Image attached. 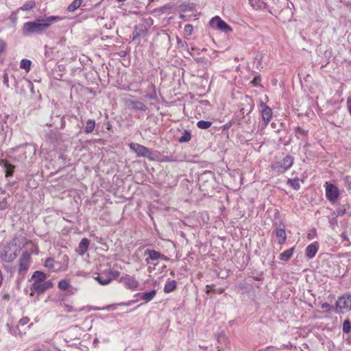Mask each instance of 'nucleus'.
I'll list each match as a JSON object with an SVG mask.
<instances>
[{
	"label": "nucleus",
	"instance_id": "nucleus-1",
	"mask_svg": "<svg viewBox=\"0 0 351 351\" xmlns=\"http://www.w3.org/2000/svg\"><path fill=\"white\" fill-rule=\"evenodd\" d=\"M60 20L61 18L59 16H51L45 19L38 18L34 21L26 22L22 27V33L24 36H29L33 34H42L53 22Z\"/></svg>",
	"mask_w": 351,
	"mask_h": 351
},
{
	"label": "nucleus",
	"instance_id": "nucleus-2",
	"mask_svg": "<svg viewBox=\"0 0 351 351\" xmlns=\"http://www.w3.org/2000/svg\"><path fill=\"white\" fill-rule=\"evenodd\" d=\"M120 272L115 270H105L100 273L95 279L101 285H107L111 282L113 279L117 278Z\"/></svg>",
	"mask_w": 351,
	"mask_h": 351
},
{
	"label": "nucleus",
	"instance_id": "nucleus-3",
	"mask_svg": "<svg viewBox=\"0 0 351 351\" xmlns=\"http://www.w3.org/2000/svg\"><path fill=\"white\" fill-rule=\"evenodd\" d=\"M351 309V295L339 297L335 304V313H343Z\"/></svg>",
	"mask_w": 351,
	"mask_h": 351
},
{
	"label": "nucleus",
	"instance_id": "nucleus-4",
	"mask_svg": "<svg viewBox=\"0 0 351 351\" xmlns=\"http://www.w3.org/2000/svg\"><path fill=\"white\" fill-rule=\"evenodd\" d=\"M294 159L290 156H286L281 162H278L272 165V169L278 173H283L291 168L293 164Z\"/></svg>",
	"mask_w": 351,
	"mask_h": 351
},
{
	"label": "nucleus",
	"instance_id": "nucleus-5",
	"mask_svg": "<svg viewBox=\"0 0 351 351\" xmlns=\"http://www.w3.org/2000/svg\"><path fill=\"white\" fill-rule=\"evenodd\" d=\"M209 23L213 28L225 33H230L233 31L232 28L218 16L213 17Z\"/></svg>",
	"mask_w": 351,
	"mask_h": 351
},
{
	"label": "nucleus",
	"instance_id": "nucleus-6",
	"mask_svg": "<svg viewBox=\"0 0 351 351\" xmlns=\"http://www.w3.org/2000/svg\"><path fill=\"white\" fill-rule=\"evenodd\" d=\"M30 254L28 252H24L19 258V274L23 277L27 273L30 265Z\"/></svg>",
	"mask_w": 351,
	"mask_h": 351
},
{
	"label": "nucleus",
	"instance_id": "nucleus-7",
	"mask_svg": "<svg viewBox=\"0 0 351 351\" xmlns=\"http://www.w3.org/2000/svg\"><path fill=\"white\" fill-rule=\"evenodd\" d=\"M52 287L53 283L51 280L45 281L44 282H33L30 288L33 292H32L30 295L32 296L34 292L39 295L42 294Z\"/></svg>",
	"mask_w": 351,
	"mask_h": 351
},
{
	"label": "nucleus",
	"instance_id": "nucleus-8",
	"mask_svg": "<svg viewBox=\"0 0 351 351\" xmlns=\"http://www.w3.org/2000/svg\"><path fill=\"white\" fill-rule=\"evenodd\" d=\"M129 146L130 148L136 153L138 157L149 158L151 156V150L143 145L136 143H131Z\"/></svg>",
	"mask_w": 351,
	"mask_h": 351
},
{
	"label": "nucleus",
	"instance_id": "nucleus-9",
	"mask_svg": "<svg viewBox=\"0 0 351 351\" xmlns=\"http://www.w3.org/2000/svg\"><path fill=\"white\" fill-rule=\"evenodd\" d=\"M119 282L123 284L127 289L131 290L136 289L139 286V282L136 280V278L128 274H124L122 276L119 280Z\"/></svg>",
	"mask_w": 351,
	"mask_h": 351
},
{
	"label": "nucleus",
	"instance_id": "nucleus-10",
	"mask_svg": "<svg viewBox=\"0 0 351 351\" xmlns=\"http://www.w3.org/2000/svg\"><path fill=\"white\" fill-rule=\"evenodd\" d=\"M326 196L330 202L336 201L339 196V189L335 184L326 182Z\"/></svg>",
	"mask_w": 351,
	"mask_h": 351
},
{
	"label": "nucleus",
	"instance_id": "nucleus-11",
	"mask_svg": "<svg viewBox=\"0 0 351 351\" xmlns=\"http://www.w3.org/2000/svg\"><path fill=\"white\" fill-rule=\"evenodd\" d=\"M278 240V243L280 245L283 244L287 240V235L284 226L282 224H275V229L274 231Z\"/></svg>",
	"mask_w": 351,
	"mask_h": 351
},
{
	"label": "nucleus",
	"instance_id": "nucleus-12",
	"mask_svg": "<svg viewBox=\"0 0 351 351\" xmlns=\"http://www.w3.org/2000/svg\"><path fill=\"white\" fill-rule=\"evenodd\" d=\"M261 108V114L265 125H267L272 117V110L265 103L261 102L260 104Z\"/></svg>",
	"mask_w": 351,
	"mask_h": 351
},
{
	"label": "nucleus",
	"instance_id": "nucleus-13",
	"mask_svg": "<svg viewBox=\"0 0 351 351\" xmlns=\"http://www.w3.org/2000/svg\"><path fill=\"white\" fill-rule=\"evenodd\" d=\"M126 105L128 108L135 110H140V111H146L147 108V106L141 101H132V100H128L126 101Z\"/></svg>",
	"mask_w": 351,
	"mask_h": 351
},
{
	"label": "nucleus",
	"instance_id": "nucleus-14",
	"mask_svg": "<svg viewBox=\"0 0 351 351\" xmlns=\"http://www.w3.org/2000/svg\"><path fill=\"white\" fill-rule=\"evenodd\" d=\"M319 249V243L315 241L308 245L305 250V255L307 258L311 259L315 257Z\"/></svg>",
	"mask_w": 351,
	"mask_h": 351
},
{
	"label": "nucleus",
	"instance_id": "nucleus-15",
	"mask_svg": "<svg viewBox=\"0 0 351 351\" xmlns=\"http://www.w3.org/2000/svg\"><path fill=\"white\" fill-rule=\"evenodd\" d=\"M9 247H6L3 252L1 253L0 258L3 262L10 263L13 261L17 256L16 252H10L9 253Z\"/></svg>",
	"mask_w": 351,
	"mask_h": 351
},
{
	"label": "nucleus",
	"instance_id": "nucleus-16",
	"mask_svg": "<svg viewBox=\"0 0 351 351\" xmlns=\"http://www.w3.org/2000/svg\"><path fill=\"white\" fill-rule=\"evenodd\" d=\"M0 165L3 166L5 169V177H11L13 176L15 166L10 164L7 160L1 159L0 160Z\"/></svg>",
	"mask_w": 351,
	"mask_h": 351
},
{
	"label": "nucleus",
	"instance_id": "nucleus-17",
	"mask_svg": "<svg viewBox=\"0 0 351 351\" xmlns=\"http://www.w3.org/2000/svg\"><path fill=\"white\" fill-rule=\"evenodd\" d=\"M145 256L147 255L148 257L145 259L147 263H149V260L156 261L158 260L162 254H161L159 252H157L154 250L147 249L144 252Z\"/></svg>",
	"mask_w": 351,
	"mask_h": 351
},
{
	"label": "nucleus",
	"instance_id": "nucleus-18",
	"mask_svg": "<svg viewBox=\"0 0 351 351\" xmlns=\"http://www.w3.org/2000/svg\"><path fill=\"white\" fill-rule=\"evenodd\" d=\"M330 227L336 232H340L346 228L344 221H330Z\"/></svg>",
	"mask_w": 351,
	"mask_h": 351
},
{
	"label": "nucleus",
	"instance_id": "nucleus-19",
	"mask_svg": "<svg viewBox=\"0 0 351 351\" xmlns=\"http://www.w3.org/2000/svg\"><path fill=\"white\" fill-rule=\"evenodd\" d=\"M89 244L90 241L88 239H82L79 244L78 253L80 254H84L87 251Z\"/></svg>",
	"mask_w": 351,
	"mask_h": 351
},
{
	"label": "nucleus",
	"instance_id": "nucleus-20",
	"mask_svg": "<svg viewBox=\"0 0 351 351\" xmlns=\"http://www.w3.org/2000/svg\"><path fill=\"white\" fill-rule=\"evenodd\" d=\"M250 4L255 10H264L266 8V3L263 0H249Z\"/></svg>",
	"mask_w": 351,
	"mask_h": 351
},
{
	"label": "nucleus",
	"instance_id": "nucleus-21",
	"mask_svg": "<svg viewBox=\"0 0 351 351\" xmlns=\"http://www.w3.org/2000/svg\"><path fill=\"white\" fill-rule=\"evenodd\" d=\"M32 278L34 279V282H45V280L47 278V276L43 271H36L32 276Z\"/></svg>",
	"mask_w": 351,
	"mask_h": 351
},
{
	"label": "nucleus",
	"instance_id": "nucleus-22",
	"mask_svg": "<svg viewBox=\"0 0 351 351\" xmlns=\"http://www.w3.org/2000/svg\"><path fill=\"white\" fill-rule=\"evenodd\" d=\"M294 248L291 247L280 254V259L283 261H287L293 255Z\"/></svg>",
	"mask_w": 351,
	"mask_h": 351
},
{
	"label": "nucleus",
	"instance_id": "nucleus-23",
	"mask_svg": "<svg viewBox=\"0 0 351 351\" xmlns=\"http://www.w3.org/2000/svg\"><path fill=\"white\" fill-rule=\"evenodd\" d=\"M156 291L152 290L149 292L143 293H141V298L145 300L146 302L151 301L156 295Z\"/></svg>",
	"mask_w": 351,
	"mask_h": 351
},
{
	"label": "nucleus",
	"instance_id": "nucleus-24",
	"mask_svg": "<svg viewBox=\"0 0 351 351\" xmlns=\"http://www.w3.org/2000/svg\"><path fill=\"white\" fill-rule=\"evenodd\" d=\"M176 288V282L173 280H168L165 285L164 291L165 293H170Z\"/></svg>",
	"mask_w": 351,
	"mask_h": 351
},
{
	"label": "nucleus",
	"instance_id": "nucleus-25",
	"mask_svg": "<svg viewBox=\"0 0 351 351\" xmlns=\"http://www.w3.org/2000/svg\"><path fill=\"white\" fill-rule=\"evenodd\" d=\"M95 128V121L93 119H88L86 121L84 128V132L86 134L91 133Z\"/></svg>",
	"mask_w": 351,
	"mask_h": 351
},
{
	"label": "nucleus",
	"instance_id": "nucleus-26",
	"mask_svg": "<svg viewBox=\"0 0 351 351\" xmlns=\"http://www.w3.org/2000/svg\"><path fill=\"white\" fill-rule=\"evenodd\" d=\"M36 6V2L34 0H29L25 3L19 10L23 11H28L33 9Z\"/></svg>",
	"mask_w": 351,
	"mask_h": 351
},
{
	"label": "nucleus",
	"instance_id": "nucleus-27",
	"mask_svg": "<svg viewBox=\"0 0 351 351\" xmlns=\"http://www.w3.org/2000/svg\"><path fill=\"white\" fill-rule=\"evenodd\" d=\"M212 124L213 123L211 121L200 120L197 123V127L201 130H206L208 129Z\"/></svg>",
	"mask_w": 351,
	"mask_h": 351
},
{
	"label": "nucleus",
	"instance_id": "nucleus-28",
	"mask_svg": "<svg viewBox=\"0 0 351 351\" xmlns=\"http://www.w3.org/2000/svg\"><path fill=\"white\" fill-rule=\"evenodd\" d=\"M82 0H74L67 8L69 12H73L81 6Z\"/></svg>",
	"mask_w": 351,
	"mask_h": 351
},
{
	"label": "nucleus",
	"instance_id": "nucleus-29",
	"mask_svg": "<svg viewBox=\"0 0 351 351\" xmlns=\"http://www.w3.org/2000/svg\"><path fill=\"white\" fill-rule=\"evenodd\" d=\"M287 184L295 190H298L300 188V184L298 178L289 179Z\"/></svg>",
	"mask_w": 351,
	"mask_h": 351
},
{
	"label": "nucleus",
	"instance_id": "nucleus-30",
	"mask_svg": "<svg viewBox=\"0 0 351 351\" xmlns=\"http://www.w3.org/2000/svg\"><path fill=\"white\" fill-rule=\"evenodd\" d=\"M20 67L29 71L31 67V61L27 59H23L21 61Z\"/></svg>",
	"mask_w": 351,
	"mask_h": 351
},
{
	"label": "nucleus",
	"instance_id": "nucleus-31",
	"mask_svg": "<svg viewBox=\"0 0 351 351\" xmlns=\"http://www.w3.org/2000/svg\"><path fill=\"white\" fill-rule=\"evenodd\" d=\"M184 32L186 37H190L193 32V26L191 24L186 25L184 29Z\"/></svg>",
	"mask_w": 351,
	"mask_h": 351
},
{
	"label": "nucleus",
	"instance_id": "nucleus-32",
	"mask_svg": "<svg viewBox=\"0 0 351 351\" xmlns=\"http://www.w3.org/2000/svg\"><path fill=\"white\" fill-rule=\"evenodd\" d=\"M69 286H70L69 282V280H67L66 279L61 280L58 283V287L61 290L65 291L69 289Z\"/></svg>",
	"mask_w": 351,
	"mask_h": 351
},
{
	"label": "nucleus",
	"instance_id": "nucleus-33",
	"mask_svg": "<svg viewBox=\"0 0 351 351\" xmlns=\"http://www.w3.org/2000/svg\"><path fill=\"white\" fill-rule=\"evenodd\" d=\"M350 331H351V322L348 319H346L343 322V332L344 333L348 334Z\"/></svg>",
	"mask_w": 351,
	"mask_h": 351
},
{
	"label": "nucleus",
	"instance_id": "nucleus-34",
	"mask_svg": "<svg viewBox=\"0 0 351 351\" xmlns=\"http://www.w3.org/2000/svg\"><path fill=\"white\" fill-rule=\"evenodd\" d=\"M191 139V133L189 132H188V131H185L184 134L181 137H180L179 142H180V143L188 142Z\"/></svg>",
	"mask_w": 351,
	"mask_h": 351
},
{
	"label": "nucleus",
	"instance_id": "nucleus-35",
	"mask_svg": "<svg viewBox=\"0 0 351 351\" xmlns=\"http://www.w3.org/2000/svg\"><path fill=\"white\" fill-rule=\"evenodd\" d=\"M321 307L322 309H325L328 313H332L333 311L335 312V306H333L327 302L322 304Z\"/></svg>",
	"mask_w": 351,
	"mask_h": 351
},
{
	"label": "nucleus",
	"instance_id": "nucleus-36",
	"mask_svg": "<svg viewBox=\"0 0 351 351\" xmlns=\"http://www.w3.org/2000/svg\"><path fill=\"white\" fill-rule=\"evenodd\" d=\"M54 260L52 258H47L45 262V266L50 269L54 268Z\"/></svg>",
	"mask_w": 351,
	"mask_h": 351
},
{
	"label": "nucleus",
	"instance_id": "nucleus-37",
	"mask_svg": "<svg viewBox=\"0 0 351 351\" xmlns=\"http://www.w3.org/2000/svg\"><path fill=\"white\" fill-rule=\"evenodd\" d=\"M7 49V43L3 40L0 38V56L4 53Z\"/></svg>",
	"mask_w": 351,
	"mask_h": 351
},
{
	"label": "nucleus",
	"instance_id": "nucleus-38",
	"mask_svg": "<svg viewBox=\"0 0 351 351\" xmlns=\"http://www.w3.org/2000/svg\"><path fill=\"white\" fill-rule=\"evenodd\" d=\"M317 236V231L315 228H312L309 230L307 234V239L308 240H312Z\"/></svg>",
	"mask_w": 351,
	"mask_h": 351
},
{
	"label": "nucleus",
	"instance_id": "nucleus-39",
	"mask_svg": "<svg viewBox=\"0 0 351 351\" xmlns=\"http://www.w3.org/2000/svg\"><path fill=\"white\" fill-rule=\"evenodd\" d=\"M261 81V75L256 76L251 82V83L254 86H257Z\"/></svg>",
	"mask_w": 351,
	"mask_h": 351
},
{
	"label": "nucleus",
	"instance_id": "nucleus-40",
	"mask_svg": "<svg viewBox=\"0 0 351 351\" xmlns=\"http://www.w3.org/2000/svg\"><path fill=\"white\" fill-rule=\"evenodd\" d=\"M217 339L219 343H224L226 341V337L224 334L220 333L217 335Z\"/></svg>",
	"mask_w": 351,
	"mask_h": 351
},
{
	"label": "nucleus",
	"instance_id": "nucleus-41",
	"mask_svg": "<svg viewBox=\"0 0 351 351\" xmlns=\"http://www.w3.org/2000/svg\"><path fill=\"white\" fill-rule=\"evenodd\" d=\"M29 322V319L27 317H22V318L19 320V325L25 326V325H26Z\"/></svg>",
	"mask_w": 351,
	"mask_h": 351
},
{
	"label": "nucleus",
	"instance_id": "nucleus-42",
	"mask_svg": "<svg viewBox=\"0 0 351 351\" xmlns=\"http://www.w3.org/2000/svg\"><path fill=\"white\" fill-rule=\"evenodd\" d=\"M64 311L67 312V313L72 312V311H73V308L71 305L64 304Z\"/></svg>",
	"mask_w": 351,
	"mask_h": 351
},
{
	"label": "nucleus",
	"instance_id": "nucleus-43",
	"mask_svg": "<svg viewBox=\"0 0 351 351\" xmlns=\"http://www.w3.org/2000/svg\"><path fill=\"white\" fill-rule=\"evenodd\" d=\"M348 208V207L344 205L341 208H339L338 213H346Z\"/></svg>",
	"mask_w": 351,
	"mask_h": 351
},
{
	"label": "nucleus",
	"instance_id": "nucleus-44",
	"mask_svg": "<svg viewBox=\"0 0 351 351\" xmlns=\"http://www.w3.org/2000/svg\"><path fill=\"white\" fill-rule=\"evenodd\" d=\"M8 206V203L5 199L3 200L1 202H0V209L3 210L5 209Z\"/></svg>",
	"mask_w": 351,
	"mask_h": 351
},
{
	"label": "nucleus",
	"instance_id": "nucleus-45",
	"mask_svg": "<svg viewBox=\"0 0 351 351\" xmlns=\"http://www.w3.org/2000/svg\"><path fill=\"white\" fill-rule=\"evenodd\" d=\"M341 237L343 239V241H348V236L344 230L341 232Z\"/></svg>",
	"mask_w": 351,
	"mask_h": 351
},
{
	"label": "nucleus",
	"instance_id": "nucleus-46",
	"mask_svg": "<svg viewBox=\"0 0 351 351\" xmlns=\"http://www.w3.org/2000/svg\"><path fill=\"white\" fill-rule=\"evenodd\" d=\"M295 131L300 134H305V132L303 129H302L300 127H298L296 129H295Z\"/></svg>",
	"mask_w": 351,
	"mask_h": 351
},
{
	"label": "nucleus",
	"instance_id": "nucleus-47",
	"mask_svg": "<svg viewBox=\"0 0 351 351\" xmlns=\"http://www.w3.org/2000/svg\"><path fill=\"white\" fill-rule=\"evenodd\" d=\"M213 289L212 287V286H210V285H206V292L208 293L210 291H213Z\"/></svg>",
	"mask_w": 351,
	"mask_h": 351
},
{
	"label": "nucleus",
	"instance_id": "nucleus-48",
	"mask_svg": "<svg viewBox=\"0 0 351 351\" xmlns=\"http://www.w3.org/2000/svg\"><path fill=\"white\" fill-rule=\"evenodd\" d=\"M3 82L4 84H5L8 86V75L7 74H5L4 75V77H3Z\"/></svg>",
	"mask_w": 351,
	"mask_h": 351
},
{
	"label": "nucleus",
	"instance_id": "nucleus-49",
	"mask_svg": "<svg viewBox=\"0 0 351 351\" xmlns=\"http://www.w3.org/2000/svg\"><path fill=\"white\" fill-rule=\"evenodd\" d=\"M223 291H224L223 289H219L218 290H215V289L213 290L214 293H219V294L222 293Z\"/></svg>",
	"mask_w": 351,
	"mask_h": 351
},
{
	"label": "nucleus",
	"instance_id": "nucleus-50",
	"mask_svg": "<svg viewBox=\"0 0 351 351\" xmlns=\"http://www.w3.org/2000/svg\"><path fill=\"white\" fill-rule=\"evenodd\" d=\"M3 300H10V294L5 293L3 296Z\"/></svg>",
	"mask_w": 351,
	"mask_h": 351
},
{
	"label": "nucleus",
	"instance_id": "nucleus-51",
	"mask_svg": "<svg viewBox=\"0 0 351 351\" xmlns=\"http://www.w3.org/2000/svg\"><path fill=\"white\" fill-rule=\"evenodd\" d=\"M99 343V339L97 338H95L94 340H93V345L96 347L97 345Z\"/></svg>",
	"mask_w": 351,
	"mask_h": 351
},
{
	"label": "nucleus",
	"instance_id": "nucleus-52",
	"mask_svg": "<svg viewBox=\"0 0 351 351\" xmlns=\"http://www.w3.org/2000/svg\"><path fill=\"white\" fill-rule=\"evenodd\" d=\"M254 279L255 280L259 281V280H261V277H254Z\"/></svg>",
	"mask_w": 351,
	"mask_h": 351
},
{
	"label": "nucleus",
	"instance_id": "nucleus-53",
	"mask_svg": "<svg viewBox=\"0 0 351 351\" xmlns=\"http://www.w3.org/2000/svg\"><path fill=\"white\" fill-rule=\"evenodd\" d=\"M229 128V125L228 124H226L224 126H223V130H226V129H228Z\"/></svg>",
	"mask_w": 351,
	"mask_h": 351
},
{
	"label": "nucleus",
	"instance_id": "nucleus-54",
	"mask_svg": "<svg viewBox=\"0 0 351 351\" xmlns=\"http://www.w3.org/2000/svg\"><path fill=\"white\" fill-rule=\"evenodd\" d=\"M132 302H134V301H130L128 302L127 304H125L126 305H130Z\"/></svg>",
	"mask_w": 351,
	"mask_h": 351
},
{
	"label": "nucleus",
	"instance_id": "nucleus-55",
	"mask_svg": "<svg viewBox=\"0 0 351 351\" xmlns=\"http://www.w3.org/2000/svg\"><path fill=\"white\" fill-rule=\"evenodd\" d=\"M350 112L351 114V106H350Z\"/></svg>",
	"mask_w": 351,
	"mask_h": 351
}]
</instances>
